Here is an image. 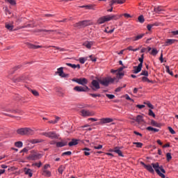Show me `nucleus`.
<instances>
[{
	"label": "nucleus",
	"mask_w": 178,
	"mask_h": 178,
	"mask_svg": "<svg viewBox=\"0 0 178 178\" xmlns=\"http://www.w3.org/2000/svg\"><path fill=\"white\" fill-rule=\"evenodd\" d=\"M116 80L115 78L106 77L101 79H99V83L104 86V87H108L110 83H113Z\"/></svg>",
	"instance_id": "nucleus-1"
},
{
	"label": "nucleus",
	"mask_w": 178,
	"mask_h": 178,
	"mask_svg": "<svg viewBox=\"0 0 178 178\" xmlns=\"http://www.w3.org/2000/svg\"><path fill=\"white\" fill-rule=\"evenodd\" d=\"M41 135L48 137V138H51V140L59 138V135L55 131L42 132Z\"/></svg>",
	"instance_id": "nucleus-2"
},
{
	"label": "nucleus",
	"mask_w": 178,
	"mask_h": 178,
	"mask_svg": "<svg viewBox=\"0 0 178 178\" xmlns=\"http://www.w3.org/2000/svg\"><path fill=\"white\" fill-rule=\"evenodd\" d=\"M81 116H83V118L88 116H95V112L90 110L82 109L81 111Z\"/></svg>",
	"instance_id": "nucleus-3"
},
{
	"label": "nucleus",
	"mask_w": 178,
	"mask_h": 178,
	"mask_svg": "<svg viewBox=\"0 0 178 178\" xmlns=\"http://www.w3.org/2000/svg\"><path fill=\"white\" fill-rule=\"evenodd\" d=\"M152 165L153 166L155 172L160 176V177L165 178V176L162 172H161V170H159V163H152Z\"/></svg>",
	"instance_id": "nucleus-4"
},
{
	"label": "nucleus",
	"mask_w": 178,
	"mask_h": 178,
	"mask_svg": "<svg viewBox=\"0 0 178 178\" xmlns=\"http://www.w3.org/2000/svg\"><path fill=\"white\" fill-rule=\"evenodd\" d=\"M88 90H90L88 88V86H75L74 88V90L76 91L77 92H86L87 91H88Z\"/></svg>",
	"instance_id": "nucleus-5"
},
{
	"label": "nucleus",
	"mask_w": 178,
	"mask_h": 178,
	"mask_svg": "<svg viewBox=\"0 0 178 178\" xmlns=\"http://www.w3.org/2000/svg\"><path fill=\"white\" fill-rule=\"evenodd\" d=\"M91 88L93 90V91L99 90V88H101V86H99V81L97 80H92Z\"/></svg>",
	"instance_id": "nucleus-6"
},
{
	"label": "nucleus",
	"mask_w": 178,
	"mask_h": 178,
	"mask_svg": "<svg viewBox=\"0 0 178 178\" xmlns=\"http://www.w3.org/2000/svg\"><path fill=\"white\" fill-rule=\"evenodd\" d=\"M56 73L57 74H58V76H60V77H63V78L69 77V74H65V72H63V67H60L58 68Z\"/></svg>",
	"instance_id": "nucleus-7"
},
{
	"label": "nucleus",
	"mask_w": 178,
	"mask_h": 178,
	"mask_svg": "<svg viewBox=\"0 0 178 178\" xmlns=\"http://www.w3.org/2000/svg\"><path fill=\"white\" fill-rule=\"evenodd\" d=\"M27 79H28L27 75L23 74L17 79L14 78L13 79V81H14V83H20V81H26Z\"/></svg>",
	"instance_id": "nucleus-8"
},
{
	"label": "nucleus",
	"mask_w": 178,
	"mask_h": 178,
	"mask_svg": "<svg viewBox=\"0 0 178 178\" xmlns=\"http://www.w3.org/2000/svg\"><path fill=\"white\" fill-rule=\"evenodd\" d=\"M42 156V155L41 154L34 153L31 154L29 158L30 161H37L38 159H40Z\"/></svg>",
	"instance_id": "nucleus-9"
},
{
	"label": "nucleus",
	"mask_w": 178,
	"mask_h": 178,
	"mask_svg": "<svg viewBox=\"0 0 178 178\" xmlns=\"http://www.w3.org/2000/svg\"><path fill=\"white\" fill-rule=\"evenodd\" d=\"M112 122H113V120L112 118H102L99 120L98 124H105L106 123H112Z\"/></svg>",
	"instance_id": "nucleus-10"
},
{
	"label": "nucleus",
	"mask_w": 178,
	"mask_h": 178,
	"mask_svg": "<svg viewBox=\"0 0 178 178\" xmlns=\"http://www.w3.org/2000/svg\"><path fill=\"white\" fill-rule=\"evenodd\" d=\"M122 17V15H108L107 19L108 22H111V20H119L120 18Z\"/></svg>",
	"instance_id": "nucleus-11"
},
{
	"label": "nucleus",
	"mask_w": 178,
	"mask_h": 178,
	"mask_svg": "<svg viewBox=\"0 0 178 178\" xmlns=\"http://www.w3.org/2000/svg\"><path fill=\"white\" fill-rule=\"evenodd\" d=\"M77 83L80 84L81 86H83V87H86V85L88 84V80L86 78L77 79Z\"/></svg>",
	"instance_id": "nucleus-12"
},
{
	"label": "nucleus",
	"mask_w": 178,
	"mask_h": 178,
	"mask_svg": "<svg viewBox=\"0 0 178 178\" xmlns=\"http://www.w3.org/2000/svg\"><path fill=\"white\" fill-rule=\"evenodd\" d=\"M106 22H109L107 15L101 17L97 19L98 24H104V23H106Z\"/></svg>",
	"instance_id": "nucleus-13"
},
{
	"label": "nucleus",
	"mask_w": 178,
	"mask_h": 178,
	"mask_svg": "<svg viewBox=\"0 0 178 178\" xmlns=\"http://www.w3.org/2000/svg\"><path fill=\"white\" fill-rule=\"evenodd\" d=\"M56 145L58 148H62V147L67 145V140H62L60 142L56 143Z\"/></svg>",
	"instance_id": "nucleus-14"
},
{
	"label": "nucleus",
	"mask_w": 178,
	"mask_h": 178,
	"mask_svg": "<svg viewBox=\"0 0 178 178\" xmlns=\"http://www.w3.org/2000/svg\"><path fill=\"white\" fill-rule=\"evenodd\" d=\"M140 165H143L144 166L145 169H147L148 172H150V173H154V168H152V165H146L144 162L141 161Z\"/></svg>",
	"instance_id": "nucleus-15"
},
{
	"label": "nucleus",
	"mask_w": 178,
	"mask_h": 178,
	"mask_svg": "<svg viewBox=\"0 0 178 178\" xmlns=\"http://www.w3.org/2000/svg\"><path fill=\"white\" fill-rule=\"evenodd\" d=\"M133 120H136L137 123H145V122L144 121V115H138L136 116V118H133Z\"/></svg>",
	"instance_id": "nucleus-16"
},
{
	"label": "nucleus",
	"mask_w": 178,
	"mask_h": 178,
	"mask_svg": "<svg viewBox=\"0 0 178 178\" xmlns=\"http://www.w3.org/2000/svg\"><path fill=\"white\" fill-rule=\"evenodd\" d=\"M142 69H143V65H140V64H138V66L134 67L133 73H134V74H137L140 73V72H141Z\"/></svg>",
	"instance_id": "nucleus-17"
},
{
	"label": "nucleus",
	"mask_w": 178,
	"mask_h": 178,
	"mask_svg": "<svg viewBox=\"0 0 178 178\" xmlns=\"http://www.w3.org/2000/svg\"><path fill=\"white\" fill-rule=\"evenodd\" d=\"M42 175L44 176V177H51L52 173L48 170H42Z\"/></svg>",
	"instance_id": "nucleus-18"
},
{
	"label": "nucleus",
	"mask_w": 178,
	"mask_h": 178,
	"mask_svg": "<svg viewBox=\"0 0 178 178\" xmlns=\"http://www.w3.org/2000/svg\"><path fill=\"white\" fill-rule=\"evenodd\" d=\"M83 45L88 48V49H91V47L94 45V42L92 41H86Z\"/></svg>",
	"instance_id": "nucleus-19"
},
{
	"label": "nucleus",
	"mask_w": 178,
	"mask_h": 178,
	"mask_svg": "<svg viewBox=\"0 0 178 178\" xmlns=\"http://www.w3.org/2000/svg\"><path fill=\"white\" fill-rule=\"evenodd\" d=\"M34 131L30 128H25V136H33Z\"/></svg>",
	"instance_id": "nucleus-20"
},
{
	"label": "nucleus",
	"mask_w": 178,
	"mask_h": 178,
	"mask_svg": "<svg viewBox=\"0 0 178 178\" xmlns=\"http://www.w3.org/2000/svg\"><path fill=\"white\" fill-rule=\"evenodd\" d=\"M113 152H115V154H118L119 156H122V158L124 156L123 153H122V150L119 147H115Z\"/></svg>",
	"instance_id": "nucleus-21"
},
{
	"label": "nucleus",
	"mask_w": 178,
	"mask_h": 178,
	"mask_svg": "<svg viewBox=\"0 0 178 178\" xmlns=\"http://www.w3.org/2000/svg\"><path fill=\"white\" fill-rule=\"evenodd\" d=\"M25 175H28L30 177H33V171L30 168H24Z\"/></svg>",
	"instance_id": "nucleus-22"
},
{
	"label": "nucleus",
	"mask_w": 178,
	"mask_h": 178,
	"mask_svg": "<svg viewBox=\"0 0 178 178\" xmlns=\"http://www.w3.org/2000/svg\"><path fill=\"white\" fill-rule=\"evenodd\" d=\"M17 133L20 136H26V128H20L17 129Z\"/></svg>",
	"instance_id": "nucleus-23"
},
{
	"label": "nucleus",
	"mask_w": 178,
	"mask_h": 178,
	"mask_svg": "<svg viewBox=\"0 0 178 178\" xmlns=\"http://www.w3.org/2000/svg\"><path fill=\"white\" fill-rule=\"evenodd\" d=\"M175 39H168L165 42V47H168V45H172V44H175Z\"/></svg>",
	"instance_id": "nucleus-24"
},
{
	"label": "nucleus",
	"mask_w": 178,
	"mask_h": 178,
	"mask_svg": "<svg viewBox=\"0 0 178 178\" xmlns=\"http://www.w3.org/2000/svg\"><path fill=\"white\" fill-rule=\"evenodd\" d=\"M67 66H69L70 67H72V69H80V65L79 64H72V63H66Z\"/></svg>",
	"instance_id": "nucleus-25"
},
{
	"label": "nucleus",
	"mask_w": 178,
	"mask_h": 178,
	"mask_svg": "<svg viewBox=\"0 0 178 178\" xmlns=\"http://www.w3.org/2000/svg\"><path fill=\"white\" fill-rule=\"evenodd\" d=\"M28 47L31 49H38V48H42V46L34 45V44H30V43L28 44Z\"/></svg>",
	"instance_id": "nucleus-26"
},
{
	"label": "nucleus",
	"mask_w": 178,
	"mask_h": 178,
	"mask_svg": "<svg viewBox=\"0 0 178 178\" xmlns=\"http://www.w3.org/2000/svg\"><path fill=\"white\" fill-rule=\"evenodd\" d=\"M164 10L163 7L162 6H157L154 8V12H156V13H161V12H163Z\"/></svg>",
	"instance_id": "nucleus-27"
},
{
	"label": "nucleus",
	"mask_w": 178,
	"mask_h": 178,
	"mask_svg": "<svg viewBox=\"0 0 178 178\" xmlns=\"http://www.w3.org/2000/svg\"><path fill=\"white\" fill-rule=\"evenodd\" d=\"M146 130H147L148 131H154V133H158V131H159V129L154 128L152 127H147L146 128Z\"/></svg>",
	"instance_id": "nucleus-28"
},
{
	"label": "nucleus",
	"mask_w": 178,
	"mask_h": 178,
	"mask_svg": "<svg viewBox=\"0 0 178 178\" xmlns=\"http://www.w3.org/2000/svg\"><path fill=\"white\" fill-rule=\"evenodd\" d=\"M44 142V140L42 139H32L31 140V144H38L40 143Z\"/></svg>",
	"instance_id": "nucleus-29"
},
{
	"label": "nucleus",
	"mask_w": 178,
	"mask_h": 178,
	"mask_svg": "<svg viewBox=\"0 0 178 178\" xmlns=\"http://www.w3.org/2000/svg\"><path fill=\"white\" fill-rule=\"evenodd\" d=\"M77 144H79V143H77V140L72 139V140L68 143V145L70 147H73V145H77Z\"/></svg>",
	"instance_id": "nucleus-30"
},
{
	"label": "nucleus",
	"mask_w": 178,
	"mask_h": 178,
	"mask_svg": "<svg viewBox=\"0 0 178 178\" xmlns=\"http://www.w3.org/2000/svg\"><path fill=\"white\" fill-rule=\"evenodd\" d=\"M83 151H84V155H86V156H88L91 154V153H90V151H91V149H90L87 147L83 148Z\"/></svg>",
	"instance_id": "nucleus-31"
},
{
	"label": "nucleus",
	"mask_w": 178,
	"mask_h": 178,
	"mask_svg": "<svg viewBox=\"0 0 178 178\" xmlns=\"http://www.w3.org/2000/svg\"><path fill=\"white\" fill-rule=\"evenodd\" d=\"M20 67V65H17L13 68H12L10 71H9V74H13V73H15V72H16V70H18V69Z\"/></svg>",
	"instance_id": "nucleus-32"
},
{
	"label": "nucleus",
	"mask_w": 178,
	"mask_h": 178,
	"mask_svg": "<svg viewBox=\"0 0 178 178\" xmlns=\"http://www.w3.org/2000/svg\"><path fill=\"white\" fill-rule=\"evenodd\" d=\"M144 35H145V34H144V33L138 35L137 36H136L134 38V41H138V40H141V38H143V37H144Z\"/></svg>",
	"instance_id": "nucleus-33"
},
{
	"label": "nucleus",
	"mask_w": 178,
	"mask_h": 178,
	"mask_svg": "<svg viewBox=\"0 0 178 178\" xmlns=\"http://www.w3.org/2000/svg\"><path fill=\"white\" fill-rule=\"evenodd\" d=\"M13 25L8 24V23H6V29H7V30H9L10 31H12V30H13Z\"/></svg>",
	"instance_id": "nucleus-34"
},
{
	"label": "nucleus",
	"mask_w": 178,
	"mask_h": 178,
	"mask_svg": "<svg viewBox=\"0 0 178 178\" xmlns=\"http://www.w3.org/2000/svg\"><path fill=\"white\" fill-rule=\"evenodd\" d=\"M152 126H154V127H161V124L156 122L155 120H152L151 121Z\"/></svg>",
	"instance_id": "nucleus-35"
},
{
	"label": "nucleus",
	"mask_w": 178,
	"mask_h": 178,
	"mask_svg": "<svg viewBox=\"0 0 178 178\" xmlns=\"http://www.w3.org/2000/svg\"><path fill=\"white\" fill-rule=\"evenodd\" d=\"M82 27H87V26H90V21L88 20H83L81 21Z\"/></svg>",
	"instance_id": "nucleus-36"
},
{
	"label": "nucleus",
	"mask_w": 178,
	"mask_h": 178,
	"mask_svg": "<svg viewBox=\"0 0 178 178\" xmlns=\"http://www.w3.org/2000/svg\"><path fill=\"white\" fill-rule=\"evenodd\" d=\"M15 147L17 148H22L23 147V142L22 141H18L15 143Z\"/></svg>",
	"instance_id": "nucleus-37"
},
{
	"label": "nucleus",
	"mask_w": 178,
	"mask_h": 178,
	"mask_svg": "<svg viewBox=\"0 0 178 178\" xmlns=\"http://www.w3.org/2000/svg\"><path fill=\"white\" fill-rule=\"evenodd\" d=\"M142 81L144 83L147 82V83H152V81L149 80L147 76H143L141 78Z\"/></svg>",
	"instance_id": "nucleus-38"
},
{
	"label": "nucleus",
	"mask_w": 178,
	"mask_h": 178,
	"mask_svg": "<svg viewBox=\"0 0 178 178\" xmlns=\"http://www.w3.org/2000/svg\"><path fill=\"white\" fill-rule=\"evenodd\" d=\"M165 72L168 73V74H170V76H173V72L170 71V69L168 65L165 66Z\"/></svg>",
	"instance_id": "nucleus-39"
},
{
	"label": "nucleus",
	"mask_w": 178,
	"mask_h": 178,
	"mask_svg": "<svg viewBox=\"0 0 178 178\" xmlns=\"http://www.w3.org/2000/svg\"><path fill=\"white\" fill-rule=\"evenodd\" d=\"M150 54L153 56H156V54H158V50H156V48H153Z\"/></svg>",
	"instance_id": "nucleus-40"
},
{
	"label": "nucleus",
	"mask_w": 178,
	"mask_h": 178,
	"mask_svg": "<svg viewBox=\"0 0 178 178\" xmlns=\"http://www.w3.org/2000/svg\"><path fill=\"white\" fill-rule=\"evenodd\" d=\"M58 173H60V175H62V173H63V171L65 170V166L63 165H60L58 169Z\"/></svg>",
	"instance_id": "nucleus-41"
},
{
	"label": "nucleus",
	"mask_w": 178,
	"mask_h": 178,
	"mask_svg": "<svg viewBox=\"0 0 178 178\" xmlns=\"http://www.w3.org/2000/svg\"><path fill=\"white\" fill-rule=\"evenodd\" d=\"M41 31H45L46 33H52L54 32V30L39 29L36 31L37 33H41Z\"/></svg>",
	"instance_id": "nucleus-42"
},
{
	"label": "nucleus",
	"mask_w": 178,
	"mask_h": 178,
	"mask_svg": "<svg viewBox=\"0 0 178 178\" xmlns=\"http://www.w3.org/2000/svg\"><path fill=\"white\" fill-rule=\"evenodd\" d=\"M74 26V27H77L78 29L83 28V25H82L81 21L79 22L76 23Z\"/></svg>",
	"instance_id": "nucleus-43"
},
{
	"label": "nucleus",
	"mask_w": 178,
	"mask_h": 178,
	"mask_svg": "<svg viewBox=\"0 0 178 178\" xmlns=\"http://www.w3.org/2000/svg\"><path fill=\"white\" fill-rule=\"evenodd\" d=\"M138 20L139 22V23H144V22H145V19H144V16L140 15L138 17Z\"/></svg>",
	"instance_id": "nucleus-44"
},
{
	"label": "nucleus",
	"mask_w": 178,
	"mask_h": 178,
	"mask_svg": "<svg viewBox=\"0 0 178 178\" xmlns=\"http://www.w3.org/2000/svg\"><path fill=\"white\" fill-rule=\"evenodd\" d=\"M6 2H8V3L11 4L13 6L16 5V0H6Z\"/></svg>",
	"instance_id": "nucleus-45"
},
{
	"label": "nucleus",
	"mask_w": 178,
	"mask_h": 178,
	"mask_svg": "<svg viewBox=\"0 0 178 178\" xmlns=\"http://www.w3.org/2000/svg\"><path fill=\"white\" fill-rule=\"evenodd\" d=\"M88 58L85 57V58H79V62L80 63H81L82 65H84V63H86V61L87 60Z\"/></svg>",
	"instance_id": "nucleus-46"
},
{
	"label": "nucleus",
	"mask_w": 178,
	"mask_h": 178,
	"mask_svg": "<svg viewBox=\"0 0 178 178\" xmlns=\"http://www.w3.org/2000/svg\"><path fill=\"white\" fill-rule=\"evenodd\" d=\"M134 145H136L137 148H141L143 147V143L140 142H134Z\"/></svg>",
	"instance_id": "nucleus-47"
},
{
	"label": "nucleus",
	"mask_w": 178,
	"mask_h": 178,
	"mask_svg": "<svg viewBox=\"0 0 178 178\" xmlns=\"http://www.w3.org/2000/svg\"><path fill=\"white\" fill-rule=\"evenodd\" d=\"M138 76H145L146 77H148V72L146 70H143Z\"/></svg>",
	"instance_id": "nucleus-48"
},
{
	"label": "nucleus",
	"mask_w": 178,
	"mask_h": 178,
	"mask_svg": "<svg viewBox=\"0 0 178 178\" xmlns=\"http://www.w3.org/2000/svg\"><path fill=\"white\" fill-rule=\"evenodd\" d=\"M49 48H56V49H58V51H65V49L58 47H56V46H49Z\"/></svg>",
	"instance_id": "nucleus-49"
},
{
	"label": "nucleus",
	"mask_w": 178,
	"mask_h": 178,
	"mask_svg": "<svg viewBox=\"0 0 178 178\" xmlns=\"http://www.w3.org/2000/svg\"><path fill=\"white\" fill-rule=\"evenodd\" d=\"M166 158H167L168 162H169L172 159V154L170 153H167Z\"/></svg>",
	"instance_id": "nucleus-50"
},
{
	"label": "nucleus",
	"mask_w": 178,
	"mask_h": 178,
	"mask_svg": "<svg viewBox=\"0 0 178 178\" xmlns=\"http://www.w3.org/2000/svg\"><path fill=\"white\" fill-rule=\"evenodd\" d=\"M168 130H169L170 133H171V134H176V131H175V130H173L172 127H168Z\"/></svg>",
	"instance_id": "nucleus-51"
},
{
	"label": "nucleus",
	"mask_w": 178,
	"mask_h": 178,
	"mask_svg": "<svg viewBox=\"0 0 178 178\" xmlns=\"http://www.w3.org/2000/svg\"><path fill=\"white\" fill-rule=\"evenodd\" d=\"M125 98L126 99H127L128 101H131V102H134V99H131L130 97V96H129V95H125Z\"/></svg>",
	"instance_id": "nucleus-52"
},
{
	"label": "nucleus",
	"mask_w": 178,
	"mask_h": 178,
	"mask_svg": "<svg viewBox=\"0 0 178 178\" xmlns=\"http://www.w3.org/2000/svg\"><path fill=\"white\" fill-rule=\"evenodd\" d=\"M106 97H107V98H108L109 99H113L115 98V95L109 94H106Z\"/></svg>",
	"instance_id": "nucleus-53"
},
{
	"label": "nucleus",
	"mask_w": 178,
	"mask_h": 178,
	"mask_svg": "<svg viewBox=\"0 0 178 178\" xmlns=\"http://www.w3.org/2000/svg\"><path fill=\"white\" fill-rule=\"evenodd\" d=\"M149 115L155 118V113H154V111H152L151 109H149Z\"/></svg>",
	"instance_id": "nucleus-54"
},
{
	"label": "nucleus",
	"mask_w": 178,
	"mask_h": 178,
	"mask_svg": "<svg viewBox=\"0 0 178 178\" xmlns=\"http://www.w3.org/2000/svg\"><path fill=\"white\" fill-rule=\"evenodd\" d=\"M58 97H65V93L62 92L61 90L57 91Z\"/></svg>",
	"instance_id": "nucleus-55"
},
{
	"label": "nucleus",
	"mask_w": 178,
	"mask_h": 178,
	"mask_svg": "<svg viewBox=\"0 0 178 178\" xmlns=\"http://www.w3.org/2000/svg\"><path fill=\"white\" fill-rule=\"evenodd\" d=\"M31 92H32V94H33L35 95V97H38V95H40V94L38 93V92L37 90H31Z\"/></svg>",
	"instance_id": "nucleus-56"
},
{
	"label": "nucleus",
	"mask_w": 178,
	"mask_h": 178,
	"mask_svg": "<svg viewBox=\"0 0 178 178\" xmlns=\"http://www.w3.org/2000/svg\"><path fill=\"white\" fill-rule=\"evenodd\" d=\"M116 2H118V0H111L110 1L109 6H113V5H115V3H116Z\"/></svg>",
	"instance_id": "nucleus-57"
},
{
	"label": "nucleus",
	"mask_w": 178,
	"mask_h": 178,
	"mask_svg": "<svg viewBox=\"0 0 178 178\" xmlns=\"http://www.w3.org/2000/svg\"><path fill=\"white\" fill-rule=\"evenodd\" d=\"M138 60H139V62H140L139 65H140L141 66H143V63H144V58L140 57V58H138Z\"/></svg>",
	"instance_id": "nucleus-58"
},
{
	"label": "nucleus",
	"mask_w": 178,
	"mask_h": 178,
	"mask_svg": "<svg viewBox=\"0 0 178 178\" xmlns=\"http://www.w3.org/2000/svg\"><path fill=\"white\" fill-rule=\"evenodd\" d=\"M122 16H124L127 19H129L130 17H131V15H130L128 13H124V14H122L121 15Z\"/></svg>",
	"instance_id": "nucleus-59"
},
{
	"label": "nucleus",
	"mask_w": 178,
	"mask_h": 178,
	"mask_svg": "<svg viewBox=\"0 0 178 178\" xmlns=\"http://www.w3.org/2000/svg\"><path fill=\"white\" fill-rule=\"evenodd\" d=\"M126 2V0H117V3H119L120 5Z\"/></svg>",
	"instance_id": "nucleus-60"
},
{
	"label": "nucleus",
	"mask_w": 178,
	"mask_h": 178,
	"mask_svg": "<svg viewBox=\"0 0 178 178\" xmlns=\"http://www.w3.org/2000/svg\"><path fill=\"white\" fill-rule=\"evenodd\" d=\"M161 170V172H162V173H166V171H165V169H163V167L161 166H159V170Z\"/></svg>",
	"instance_id": "nucleus-61"
},
{
	"label": "nucleus",
	"mask_w": 178,
	"mask_h": 178,
	"mask_svg": "<svg viewBox=\"0 0 178 178\" xmlns=\"http://www.w3.org/2000/svg\"><path fill=\"white\" fill-rule=\"evenodd\" d=\"M95 149H102V145H99L98 146H94Z\"/></svg>",
	"instance_id": "nucleus-62"
},
{
	"label": "nucleus",
	"mask_w": 178,
	"mask_h": 178,
	"mask_svg": "<svg viewBox=\"0 0 178 178\" xmlns=\"http://www.w3.org/2000/svg\"><path fill=\"white\" fill-rule=\"evenodd\" d=\"M63 155H68V156H70V155H72V152H70V151L65 152L63 153Z\"/></svg>",
	"instance_id": "nucleus-63"
},
{
	"label": "nucleus",
	"mask_w": 178,
	"mask_h": 178,
	"mask_svg": "<svg viewBox=\"0 0 178 178\" xmlns=\"http://www.w3.org/2000/svg\"><path fill=\"white\" fill-rule=\"evenodd\" d=\"M56 120H54V123L56 124L59 120H60V118L58 116H55Z\"/></svg>",
	"instance_id": "nucleus-64"
}]
</instances>
